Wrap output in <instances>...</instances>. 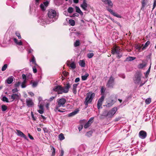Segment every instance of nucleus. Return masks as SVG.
Listing matches in <instances>:
<instances>
[{"mask_svg":"<svg viewBox=\"0 0 156 156\" xmlns=\"http://www.w3.org/2000/svg\"><path fill=\"white\" fill-rule=\"evenodd\" d=\"M70 87V85L69 83H68L65 85L64 87L61 85L55 86L53 88V90L55 92H57L58 94H62L63 93H68L69 89Z\"/></svg>","mask_w":156,"mask_h":156,"instance_id":"nucleus-1","label":"nucleus"},{"mask_svg":"<svg viewBox=\"0 0 156 156\" xmlns=\"http://www.w3.org/2000/svg\"><path fill=\"white\" fill-rule=\"evenodd\" d=\"M95 94L93 93L92 92H90L86 94V97L85 98V100L84 104L86 106V108L88 106L89 104L90 103L93 98L95 97Z\"/></svg>","mask_w":156,"mask_h":156,"instance_id":"nucleus-2","label":"nucleus"},{"mask_svg":"<svg viewBox=\"0 0 156 156\" xmlns=\"http://www.w3.org/2000/svg\"><path fill=\"white\" fill-rule=\"evenodd\" d=\"M117 110V108L114 107L109 110L108 112L105 110L103 113V115L105 117H108L109 118H111L113 117Z\"/></svg>","mask_w":156,"mask_h":156,"instance_id":"nucleus-3","label":"nucleus"},{"mask_svg":"<svg viewBox=\"0 0 156 156\" xmlns=\"http://www.w3.org/2000/svg\"><path fill=\"white\" fill-rule=\"evenodd\" d=\"M66 100L65 98H61L58 101V105H56L54 109V111L55 112H57L60 107L62 106L64 107V104L66 103Z\"/></svg>","mask_w":156,"mask_h":156,"instance_id":"nucleus-4","label":"nucleus"},{"mask_svg":"<svg viewBox=\"0 0 156 156\" xmlns=\"http://www.w3.org/2000/svg\"><path fill=\"white\" fill-rule=\"evenodd\" d=\"M142 74L140 72H137L136 73L135 75V78H134V82L136 84L139 83L141 80V76Z\"/></svg>","mask_w":156,"mask_h":156,"instance_id":"nucleus-5","label":"nucleus"},{"mask_svg":"<svg viewBox=\"0 0 156 156\" xmlns=\"http://www.w3.org/2000/svg\"><path fill=\"white\" fill-rule=\"evenodd\" d=\"M48 17L50 19L55 18L56 16V13L55 10L49 9L47 14Z\"/></svg>","mask_w":156,"mask_h":156,"instance_id":"nucleus-6","label":"nucleus"},{"mask_svg":"<svg viewBox=\"0 0 156 156\" xmlns=\"http://www.w3.org/2000/svg\"><path fill=\"white\" fill-rule=\"evenodd\" d=\"M114 81V78L112 76H111L108 81L107 86L108 87H113Z\"/></svg>","mask_w":156,"mask_h":156,"instance_id":"nucleus-7","label":"nucleus"},{"mask_svg":"<svg viewBox=\"0 0 156 156\" xmlns=\"http://www.w3.org/2000/svg\"><path fill=\"white\" fill-rule=\"evenodd\" d=\"M112 53L114 55L115 53L116 54H119L121 53L120 48L119 47L115 46L113 48L112 50Z\"/></svg>","mask_w":156,"mask_h":156,"instance_id":"nucleus-8","label":"nucleus"},{"mask_svg":"<svg viewBox=\"0 0 156 156\" xmlns=\"http://www.w3.org/2000/svg\"><path fill=\"white\" fill-rule=\"evenodd\" d=\"M104 98L105 97L104 96H102L98 99L97 104V108L98 109H99L100 107L102 106Z\"/></svg>","mask_w":156,"mask_h":156,"instance_id":"nucleus-9","label":"nucleus"},{"mask_svg":"<svg viewBox=\"0 0 156 156\" xmlns=\"http://www.w3.org/2000/svg\"><path fill=\"white\" fill-rule=\"evenodd\" d=\"M107 9L108 11L111 14L113 15L114 16L120 18L122 17L120 15L115 12H114L113 10H112L111 9L107 7Z\"/></svg>","mask_w":156,"mask_h":156,"instance_id":"nucleus-10","label":"nucleus"},{"mask_svg":"<svg viewBox=\"0 0 156 156\" xmlns=\"http://www.w3.org/2000/svg\"><path fill=\"white\" fill-rule=\"evenodd\" d=\"M27 106L28 107H30L34 105V103L32 99L30 98H27L26 100Z\"/></svg>","mask_w":156,"mask_h":156,"instance_id":"nucleus-11","label":"nucleus"},{"mask_svg":"<svg viewBox=\"0 0 156 156\" xmlns=\"http://www.w3.org/2000/svg\"><path fill=\"white\" fill-rule=\"evenodd\" d=\"M19 96L18 94H13L11 95H9L10 99L11 100V101H12L15 100H17L19 98Z\"/></svg>","mask_w":156,"mask_h":156,"instance_id":"nucleus-12","label":"nucleus"},{"mask_svg":"<svg viewBox=\"0 0 156 156\" xmlns=\"http://www.w3.org/2000/svg\"><path fill=\"white\" fill-rule=\"evenodd\" d=\"M115 102L112 99H109L106 102V106L107 107H110L112 106L114 103Z\"/></svg>","mask_w":156,"mask_h":156,"instance_id":"nucleus-13","label":"nucleus"},{"mask_svg":"<svg viewBox=\"0 0 156 156\" xmlns=\"http://www.w3.org/2000/svg\"><path fill=\"white\" fill-rule=\"evenodd\" d=\"M16 131L17 132V134L18 136H20L21 137L24 138L25 139L27 140L26 136L20 130L16 129Z\"/></svg>","mask_w":156,"mask_h":156,"instance_id":"nucleus-14","label":"nucleus"},{"mask_svg":"<svg viewBox=\"0 0 156 156\" xmlns=\"http://www.w3.org/2000/svg\"><path fill=\"white\" fill-rule=\"evenodd\" d=\"M146 136V132L141 130L140 131L139 133V136L141 139L145 138Z\"/></svg>","mask_w":156,"mask_h":156,"instance_id":"nucleus-15","label":"nucleus"},{"mask_svg":"<svg viewBox=\"0 0 156 156\" xmlns=\"http://www.w3.org/2000/svg\"><path fill=\"white\" fill-rule=\"evenodd\" d=\"M146 65V63L144 61H142V63L139 64L137 66L138 68L141 69L145 67Z\"/></svg>","mask_w":156,"mask_h":156,"instance_id":"nucleus-16","label":"nucleus"},{"mask_svg":"<svg viewBox=\"0 0 156 156\" xmlns=\"http://www.w3.org/2000/svg\"><path fill=\"white\" fill-rule=\"evenodd\" d=\"M78 84L79 83H75L73 85L72 91L73 93L75 94H76L77 93L76 88Z\"/></svg>","mask_w":156,"mask_h":156,"instance_id":"nucleus-17","label":"nucleus"},{"mask_svg":"<svg viewBox=\"0 0 156 156\" xmlns=\"http://www.w3.org/2000/svg\"><path fill=\"white\" fill-rule=\"evenodd\" d=\"M80 7L85 11L87 10V4L86 2H83V4L80 5Z\"/></svg>","mask_w":156,"mask_h":156,"instance_id":"nucleus-18","label":"nucleus"},{"mask_svg":"<svg viewBox=\"0 0 156 156\" xmlns=\"http://www.w3.org/2000/svg\"><path fill=\"white\" fill-rule=\"evenodd\" d=\"M75 8L76 9V12L79 13L81 16L83 15V13L82 12V11L80 10V8H79V7L76 6Z\"/></svg>","mask_w":156,"mask_h":156,"instance_id":"nucleus-19","label":"nucleus"},{"mask_svg":"<svg viewBox=\"0 0 156 156\" xmlns=\"http://www.w3.org/2000/svg\"><path fill=\"white\" fill-rule=\"evenodd\" d=\"M13 77L12 76L8 77L6 80L7 83L8 84L11 83L13 81Z\"/></svg>","mask_w":156,"mask_h":156,"instance_id":"nucleus-20","label":"nucleus"},{"mask_svg":"<svg viewBox=\"0 0 156 156\" xmlns=\"http://www.w3.org/2000/svg\"><path fill=\"white\" fill-rule=\"evenodd\" d=\"M136 59L134 57L129 56L126 58L125 61H132Z\"/></svg>","mask_w":156,"mask_h":156,"instance_id":"nucleus-21","label":"nucleus"},{"mask_svg":"<svg viewBox=\"0 0 156 156\" xmlns=\"http://www.w3.org/2000/svg\"><path fill=\"white\" fill-rule=\"evenodd\" d=\"M78 111L79 110L75 111H74L73 112H72L68 114V117H72L73 116L75 115H76L78 112Z\"/></svg>","mask_w":156,"mask_h":156,"instance_id":"nucleus-22","label":"nucleus"},{"mask_svg":"<svg viewBox=\"0 0 156 156\" xmlns=\"http://www.w3.org/2000/svg\"><path fill=\"white\" fill-rule=\"evenodd\" d=\"M67 65L68 66H70L72 69H75L76 67V65L74 62H72L70 64H67Z\"/></svg>","mask_w":156,"mask_h":156,"instance_id":"nucleus-23","label":"nucleus"},{"mask_svg":"<svg viewBox=\"0 0 156 156\" xmlns=\"http://www.w3.org/2000/svg\"><path fill=\"white\" fill-rule=\"evenodd\" d=\"M105 4H108L109 6H111V7H112L113 4L110 0H105L104 1Z\"/></svg>","mask_w":156,"mask_h":156,"instance_id":"nucleus-24","label":"nucleus"},{"mask_svg":"<svg viewBox=\"0 0 156 156\" xmlns=\"http://www.w3.org/2000/svg\"><path fill=\"white\" fill-rule=\"evenodd\" d=\"M79 63L81 67H84L85 66V61H84V60H80Z\"/></svg>","mask_w":156,"mask_h":156,"instance_id":"nucleus-25","label":"nucleus"},{"mask_svg":"<svg viewBox=\"0 0 156 156\" xmlns=\"http://www.w3.org/2000/svg\"><path fill=\"white\" fill-rule=\"evenodd\" d=\"M50 147L51 148V150L52 151L51 156H54L55 154V149L54 147L52 146H51Z\"/></svg>","mask_w":156,"mask_h":156,"instance_id":"nucleus-26","label":"nucleus"},{"mask_svg":"<svg viewBox=\"0 0 156 156\" xmlns=\"http://www.w3.org/2000/svg\"><path fill=\"white\" fill-rule=\"evenodd\" d=\"M69 23L70 25L72 26H74L75 25V22L74 20L70 19L69 20Z\"/></svg>","mask_w":156,"mask_h":156,"instance_id":"nucleus-27","label":"nucleus"},{"mask_svg":"<svg viewBox=\"0 0 156 156\" xmlns=\"http://www.w3.org/2000/svg\"><path fill=\"white\" fill-rule=\"evenodd\" d=\"M89 76L88 73H86L85 75L82 76H81L82 80H87V77Z\"/></svg>","mask_w":156,"mask_h":156,"instance_id":"nucleus-28","label":"nucleus"},{"mask_svg":"<svg viewBox=\"0 0 156 156\" xmlns=\"http://www.w3.org/2000/svg\"><path fill=\"white\" fill-rule=\"evenodd\" d=\"M105 87H104L102 86L101 87V94L102 95V96H104V93L105 91Z\"/></svg>","mask_w":156,"mask_h":156,"instance_id":"nucleus-29","label":"nucleus"},{"mask_svg":"<svg viewBox=\"0 0 156 156\" xmlns=\"http://www.w3.org/2000/svg\"><path fill=\"white\" fill-rule=\"evenodd\" d=\"M2 111H5L7 109V107L5 105H2L1 106Z\"/></svg>","mask_w":156,"mask_h":156,"instance_id":"nucleus-30","label":"nucleus"},{"mask_svg":"<svg viewBox=\"0 0 156 156\" xmlns=\"http://www.w3.org/2000/svg\"><path fill=\"white\" fill-rule=\"evenodd\" d=\"M73 10L74 9L73 7H69V8H68L67 11L69 13H71L73 12Z\"/></svg>","mask_w":156,"mask_h":156,"instance_id":"nucleus-31","label":"nucleus"},{"mask_svg":"<svg viewBox=\"0 0 156 156\" xmlns=\"http://www.w3.org/2000/svg\"><path fill=\"white\" fill-rule=\"evenodd\" d=\"M142 7L141 8V10H144V8L145 7V0H142Z\"/></svg>","mask_w":156,"mask_h":156,"instance_id":"nucleus-32","label":"nucleus"},{"mask_svg":"<svg viewBox=\"0 0 156 156\" xmlns=\"http://www.w3.org/2000/svg\"><path fill=\"white\" fill-rule=\"evenodd\" d=\"M58 137L60 140H62L65 139L64 135L62 133H61L59 135Z\"/></svg>","mask_w":156,"mask_h":156,"instance_id":"nucleus-33","label":"nucleus"},{"mask_svg":"<svg viewBox=\"0 0 156 156\" xmlns=\"http://www.w3.org/2000/svg\"><path fill=\"white\" fill-rule=\"evenodd\" d=\"M80 45V42L79 40H76L74 44V46L75 47H78Z\"/></svg>","mask_w":156,"mask_h":156,"instance_id":"nucleus-34","label":"nucleus"},{"mask_svg":"<svg viewBox=\"0 0 156 156\" xmlns=\"http://www.w3.org/2000/svg\"><path fill=\"white\" fill-rule=\"evenodd\" d=\"M94 55L93 53H89L87 54V56L89 58H92Z\"/></svg>","mask_w":156,"mask_h":156,"instance_id":"nucleus-35","label":"nucleus"},{"mask_svg":"<svg viewBox=\"0 0 156 156\" xmlns=\"http://www.w3.org/2000/svg\"><path fill=\"white\" fill-rule=\"evenodd\" d=\"M92 132L91 131H89L87 132L86 136L88 137H90L92 135Z\"/></svg>","mask_w":156,"mask_h":156,"instance_id":"nucleus-36","label":"nucleus"},{"mask_svg":"<svg viewBox=\"0 0 156 156\" xmlns=\"http://www.w3.org/2000/svg\"><path fill=\"white\" fill-rule=\"evenodd\" d=\"M8 65L7 64H5L3 66H2V71H4L5 70L6 68H7Z\"/></svg>","mask_w":156,"mask_h":156,"instance_id":"nucleus-37","label":"nucleus"},{"mask_svg":"<svg viewBox=\"0 0 156 156\" xmlns=\"http://www.w3.org/2000/svg\"><path fill=\"white\" fill-rule=\"evenodd\" d=\"M2 100L3 101H5L6 102H9L8 99L5 96L3 97Z\"/></svg>","mask_w":156,"mask_h":156,"instance_id":"nucleus-38","label":"nucleus"},{"mask_svg":"<svg viewBox=\"0 0 156 156\" xmlns=\"http://www.w3.org/2000/svg\"><path fill=\"white\" fill-rule=\"evenodd\" d=\"M15 34L18 37V39H20L21 38L20 34L19 32L17 31L16 32H15Z\"/></svg>","mask_w":156,"mask_h":156,"instance_id":"nucleus-39","label":"nucleus"},{"mask_svg":"<svg viewBox=\"0 0 156 156\" xmlns=\"http://www.w3.org/2000/svg\"><path fill=\"white\" fill-rule=\"evenodd\" d=\"M40 6L41 8L43 11H45V8L44 7V5L43 4H41Z\"/></svg>","mask_w":156,"mask_h":156,"instance_id":"nucleus-40","label":"nucleus"},{"mask_svg":"<svg viewBox=\"0 0 156 156\" xmlns=\"http://www.w3.org/2000/svg\"><path fill=\"white\" fill-rule=\"evenodd\" d=\"M90 123H89V122H87L86 124H85L84 125V128H87L90 125Z\"/></svg>","mask_w":156,"mask_h":156,"instance_id":"nucleus-41","label":"nucleus"},{"mask_svg":"<svg viewBox=\"0 0 156 156\" xmlns=\"http://www.w3.org/2000/svg\"><path fill=\"white\" fill-rule=\"evenodd\" d=\"M37 82H34L32 83V86L33 87H35L37 86Z\"/></svg>","mask_w":156,"mask_h":156,"instance_id":"nucleus-42","label":"nucleus"},{"mask_svg":"<svg viewBox=\"0 0 156 156\" xmlns=\"http://www.w3.org/2000/svg\"><path fill=\"white\" fill-rule=\"evenodd\" d=\"M64 76H65L66 77L68 76V74H69V73L68 72H67L66 71H64L63 72H62Z\"/></svg>","mask_w":156,"mask_h":156,"instance_id":"nucleus-43","label":"nucleus"},{"mask_svg":"<svg viewBox=\"0 0 156 156\" xmlns=\"http://www.w3.org/2000/svg\"><path fill=\"white\" fill-rule=\"evenodd\" d=\"M31 116H32V117L33 119L34 120V121H36V117H35L34 116V115L33 114V112H31Z\"/></svg>","mask_w":156,"mask_h":156,"instance_id":"nucleus-44","label":"nucleus"},{"mask_svg":"<svg viewBox=\"0 0 156 156\" xmlns=\"http://www.w3.org/2000/svg\"><path fill=\"white\" fill-rule=\"evenodd\" d=\"M21 83L20 82H16L15 84V87H18L20 85Z\"/></svg>","mask_w":156,"mask_h":156,"instance_id":"nucleus-45","label":"nucleus"},{"mask_svg":"<svg viewBox=\"0 0 156 156\" xmlns=\"http://www.w3.org/2000/svg\"><path fill=\"white\" fill-rule=\"evenodd\" d=\"M122 53H121L120 54H117L116 57L118 59H119L122 56Z\"/></svg>","mask_w":156,"mask_h":156,"instance_id":"nucleus-46","label":"nucleus"},{"mask_svg":"<svg viewBox=\"0 0 156 156\" xmlns=\"http://www.w3.org/2000/svg\"><path fill=\"white\" fill-rule=\"evenodd\" d=\"M146 43L145 44L144 46V47H142V46H141L140 47V49H141L142 50H144L146 49Z\"/></svg>","mask_w":156,"mask_h":156,"instance_id":"nucleus-47","label":"nucleus"},{"mask_svg":"<svg viewBox=\"0 0 156 156\" xmlns=\"http://www.w3.org/2000/svg\"><path fill=\"white\" fill-rule=\"evenodd\" d=\"M30 61L32 62L33 63H35V62H36L35 61V57L34 56H33L32 57L31 60Z\"/></svg>","mask_w":156,"mask_h":156,"instance_id":"nucleus-48","label":"nucleus"},{"mask_svg":"<svg viewBox=\"0 0 156 156\" xmlns=\"http://www.w3.org/2000/svg\"><path fill=\"white\" fill-rule=\"evenodd\" d=\"M33 72L34 73H36L37 72V69L36 68L35 66H34L33 67Z\"/></svg>","mask_w":156,"mask_h":156,"instance_id":"nucleus-49","label":"nucleus"},{"mask_svg":"<svg viewBox=\"0 0 156 156\" xmlns=\"http://www.w3.org/2000/svg\"><path fill=\"white\" fill-rule=\"evenodd\" d=\"M18 91V90L17 88H15L13 89L12 90V91L13 93H15L17 92Z\"/></svg>","mask_w":156,"mask_h":156,"instance_id":"nucleus-50","label":"nucleus"},{"mask_svg":"<svg viewBox=\"0 0 156 156\" xmlns=\"http://www.w3.org/2000/svg\"><path fill=\"white\" fill-rule=\"evenodd\" d=\"M151 101V99L150 98H147V104H150Z\"/></svg>","mask_w":156,"mask_h":156,"instance_id":"nucleus-51","label":"nucleus"},{"mask_svg":"<svg viewBox=\"0 0 156 156\" xmlns=\"http://www.w3.org/2000/svg\"><path fill=\"white\" fill-rule=\"evenodd\" d=\"M48 2L47 1L45 2H44L43 4L44 5H45V6L47 7L48 6Z\"/></svg>","mask_w":156,"mask_h":156,"instance_id":"nucleus-52","label":"nucleus"},{"mask_svg":"<svg viewBox=\"0 0 156 156\" xmlns=\"http://www.w3.org/2000/svg\"><path fill=\"white\" fill-rule=\"evenodd\" d=\"M38 112L39 113H40L41 114H43L44 112V110H41V109L38 110Z\"/></svg>","mask_w":156,"mask_h":156,"instance_id":"nucleus-53","label":"nucleus"},{"mask_svg":"<svg viewBox=\"0 0 156 156\" xmlns=\"http://www.w3.org/2000/svg\"><path fill=\"white\" fill-rule=\"evenodd\" d=\"M80 80V79L79 77L76 78L75 80V83H77L78 82H79Z\"/></svg>","mask_w":156,"mask_h":156,"instance_id":"nucleus-54","label":"nucleus"},{"mask_svg":"<svg viewBox=\"0 0 156 156\" xmlns=\"http://www.w3.org/2000/svg\"><path fill=\"white\" fill-rule=\"evenodd\" d=\"M22 78L23 80H26V76L25 74H23L22 75Z\"/></svg>","mask_w":156,"mask_h":156,"instance_id":"nucleus-55","label":"nucleus"},{"mask_svg":"<svg viewBox=\"0 0 156 156\" xmlns=\"http://www.w3.org/2000/svg\"><path fill=\"white\" fill-rule=\"evenodd\" d=\"M121 119V117H119L118 118H116L115 119L114 121L115 122L118 121L119 120Z\"/></svg>","mask_w":156,"mask_h":156,"instance_id":"nucleus-56","label":"nucleus"},{"mask_svg":"<svg viewBox=\"0 0 156 156\" xmlns=\"http://www.w3.org/2000/svg\"><path fill=\"white\" fill-rule=\"evenodd\" d=\"M21 86L22 88H24L26 87V86L25 85V83H22L21 85Z\"/></svg>","mask_w":156,"mask_h":156,"instance_id":"nucleus-57","label":"nucleus"},{"mask_svg":"<svg viewBox=\"0 0 156 156\" xmlns=\"http://www.w3.org/2000/svg\"><path fill=\"white\" fill-rule=\"evenodd\" d=\"M151 63L150 66L149 68H148V70L147 71V74H148L150 72L151 67Z\"/></svg>","mask_w":156,"mask_h":156,"instance_id":"nucleus-58","label":"nucleus"},{"mask_svg":"<svg viewBox=\"0 0 156 156\" xmlns=\"http://www.w3.org/2000/svg\"><path fill=\"white\" fill-rule=\"evenodd\" d=\"M35 4L36 5H38L39 4L40 0H35Z\"/></svg>","mask_w":156,"mask_h":156,"instance_id":"nucleus-59","label":"nucleus"},{"mask_svg":"<svg viewBox=\"0 0 156 156\" xmlns=\"http://www.w3.org/2000/svg\"><path fill=\"white\" fill-rule=\"evenodd\" d=\"M64 153V151L63 150H61L60 154L59 156H63Z\"/></svg>","mask_w":156,"mask_h":156,"instance_id":"nucleus-60","label":"nucleus"},{"mask_svg":"<svg viewBox=\"0 0 156 156\" xmlns=\"http://www.w3.org/2000/svg\"><path fill=\"white\" fill-rule=\"evenodd\" d=\"M28 135L30 139L32 140H33L34 139V137L31 135L30 134L28 133Z\"/></svg>","mask_w":156,"mask_h":156,"instance_id":"nucleus-61","label":"nucleus"},{"mask_svg":"<svg viewBox=\"0 0 156 156\" xmlns=\"http://www.w3.org/2000/svg\"><path fill=\"white\" fill-rule=\"evenodd\" d=\"M28 94H29L31 96H33L34 95V93L32 92H29L28 93Z\"/></svg>","mask_w":156,"mask_h":156,"instance_id":"nucleus-62","label":"nucleus"},{"mask_svg":"<svg viewBox=\"0 0 156 156\" xmlns=\"http://www.w3.org/2000/svg\"><path fill=\"white\" fill-rule=\"evenodd\" d=\"M55 98V97H51L49 99V101H52Z\"/></svg>","mask_w":156,"mask_h":156,"instance_id":"nucleus-63","label":"nucleus"},{"mask_svg":"<svg viewBox=\"0 0 156 156\" xmlns=\"http://www.w3.org/2000/svg\"><path fill=\"white\" fill-rule=\"evenodd\" d=\"M153 9H154L156 6V1H154V2L153 4Z\"/></svg>","mask_w":156,"mask_h":156,"instance_id":"nucleus-64","label":"nucleus"}]
</instances>
